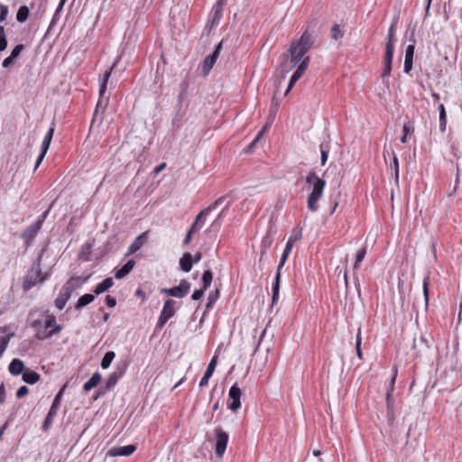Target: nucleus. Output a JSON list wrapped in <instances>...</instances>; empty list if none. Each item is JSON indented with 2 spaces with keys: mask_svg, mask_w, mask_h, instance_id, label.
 <instances>
[{
  "mask_svg": "<svg viewBox=\"0 0 462 462\" xmlns=\"http://www.w3.org/2000/svg\"><path fill=\"white\" fill-rule=\"evenodd\" d=\"M314 30L310 27L302 33L298 41L292 42L288 51L283 54L282 70L291 71L296 66V70L304 74L309 67L310 58L306 53L315 42Z\"/></svg>",
  "mask_w": 462,
  "mask_h": 462,
  "instance_id": "1",
  "label": "nucleus"
},
{
  "mask_svg": "<svg viewBox=\"0 0 462 462\" xmlns=\"http://www.w3.org/2000/svg\"><path fill=\"white\" fill-rule=\"evenodd\" d=\"M314 30L310 27L302 33L298 41L292 42L288 51L283 54L282 70L291 71L296 66V70L304 74L309 67L310 58L306 53L315 42Z\"/></svg>",
  "mask_w": 462,
  "mask_h": 462,
  "instance_id": "2",
  "label": "nucleus"
},
{
  "mask_svg": "<svg viewBox=\"0 0 462 462\" xmlns=\"http://www.w3.org/2000/svg\"><path fill=\"white\" fill-rule=\"evenodd\" d=\"M306 182L312 186V190L307 199V208L310 211L316 212L319 209L318 202L323 196L326 181L315 171H310L306 177Z\"/></svg>",
  "mask_w": 462,
  "mask_h": 462,
  "instance_id": "3",
  "label": "nucleus"
},
{
  "mask_svg": "<svg viewBox=\"0 0 462 462\" xmlns=\"http://www.w3.org/2000/svg\"><path fill=\"white\" fill-rule=\"evenodd\" d=\"M45 249H42L37 259L32 263L31 268L28 270L23 281V289L24 291H30L38 283H42L49 279L48 273H42L41 269V263L42 254Z\"/></svg>",
  "mask_w": 462,
  "mask_h": 462,
  "instance_id": "4",
  "label": "nucleus"
},
{
  "mask_svg": "<svg viewBox=\"0 0 462 462\" xmlns=\"http://www.w3.org/2000/svg\"><path fill=\"white\" fill-rule=\"evenodd\" d=\"M394 26L395 23H393L388 30L387 42L385 44V53L383 57L384 68L381 75L383 79L388 78L392 71V62L394 53Z\"/></svg>",
  "mask_w": 462,
  "mask_h": 462,
  "instance_id": "5",
  "label": "nucleus"
},
{
  "mask_svg": "<svg viewBox=\"0 0 462 462\" xmlns=\"http://www.w3.org/2000/svg\"><path fill=\"white\" fill-rule=\"evenodd\" d=\"M191 284L187 280H181L180 282V284L178 286L172 287V288H162L161 290V293L175 297V298H183L189 292Z\"/></svg>",
  "mask_w": 462,
  "mask_h": 462,
  "instance_id": "6",
  "label": "nucleus"
},
{
  "mask_svg": "<svg viewBox=\"0 0 462 462\" xmlns=\"http://www.w3.org/2000/svg\"><path fill=\"white\" fill-rule=\"evenodd\" d=\"M174 300H167L164 304L163 308L161 311V314L158 319V322L156 325L157 329H162L163 326L166 324V322L174 316L175 314V309H174Z\"/></svg>",
  "mask_w": 462,
  "mask_h": 462,
  "instance_id": "7",
  "label": "nucleus"
},
{
  "mask_svg": "<svg viewBox=\"0 0 462 462\" xmlns=\"http://www.w3.org/2000/svg\"><path fill=\"white\" fill-rule=\"evenodd\" d=\"M215 436H216V445H215V450L217 456L221 458L226 449V446L228 443V434L224 431L221 428H217L215 430Z\"/></svg>",
  "mask_w": 462,
  "mask_h": 462,
  "instance_id": "8",
  "label": "nucleus"
},
{
  "mask_svg": "<svg viewBox=\"0 0 462 462\" xmlns=\"http://www.w3.org/2000/svg\"><path fill=\"white\" fill-rule=\"evenodd\" d=\"M222 45H223V40L218 42V44L216 46L214 51L207 56L203 61V66H202V71H203V75L204 76H208L209 74V71L211 70V69L213 68L214 64L216 63L217 58L219 57V54L221 52V50H222Z\"/></svg>",
  "mask_w": 462,
  "mask_h": 462,
  "instance_id": "9",
  "label": "nucleus"
},
{
  "mask_svg": "<svg viewBox=\"0 0 462 462\" xmlns=\"http://www.w3.org/2000/svg\"><path fill=\"white\" fill-rule=\"evenodd\" d=\"M41 229L42 227L39 226V224H35L33 222L22 232L21 237L24 242L25 249H28L31 246L32 241Z\"/></svg>",
  "mask_w": 462,
  "mask_h": 462,
  "instance_id": "10",
  "label": "nucleus"
},
{
  "mask_svg": "<svg viewBox=\"0 0 462 462\" xmlns=\"http://www.w3.org/2000/svg\"><path fill=\"white\" fill-rule=\"evenodd\" d=\"M241 395L242 392L241 389L237 386L236 383H235L233 386H231L228 396L231 399V402L228 404V408L233 411H236L241 407Z\"/></svg>",
  "mask_w": 462,
  "mask_h": 462,
  "instance_id": "11",
  "label": "nucleus"
},
{
  "mask_svg": "<svg viewBox=\"0 0 462 462\" xmlns=\"http://www.w3.org/2000/svg\"><path fill=\"white\" fill-rule=\"evenodd\" d=\"M136 450V446L130 444L122 447H114L108 452L107 455L110 457H127L132 455Z\"/></svg>",
  "mask_w": 462,
  "mask_h": 462,
  "instance_id": "12",
  "label": "nucleus"
},
{
  "mask_svg": "<svg viewBox=\"0 0 462 462\" xmlns=\"http://www.w3.org/2000/svg\"><path fill=\"white\" fill-rule=\"evenodd\" d=\"M125 373V370L122 369V370H117L116 372H114L113 374H111L106 383H105V386L99 390V394H104L105 393L112 390L117 383L118 382V379L124 374Z\"/></svg>",
  "mask_w": 462,
  "mask_h": 462,
  "instance_id": "13",
  "label": "nucleus"
},
{
  "mask_svg": "<svg viewBox=\"0 0 462 462\" xmlns=\"http://www.w3.org/2000/svg\"><path fill=\"white\" fill-rule=\"evenodd\" d=\"M148 239V233L143 232L139 235L134 242L129 245L127 253L125 255H130L136 253L146 242Z\"/></svg>",
  "mask_w": 462,
  "mask_h": 462,
  "instance_id": "14",
  "label": "nucleus"
},
{
  "mask_svg": "<svg viewBox=\"0 0 462 462\" xmlns=\"http://www.w3.org/2000/svg\"><path fill=\"white\" fill-rule=\"evenodd\" d=\"M217 365V356H213L208 365L207 370L200 379L199 387H204L208 384L209 378L212 376Z\"/></svg>",
  "mask_w": 462,
  "mask_h": 462,
  "instance_id": "15",
  "label": "nucleus"
},
{
  "mask_svg": "<svg viewBox=\"0 0 462 462\" xmlns=\"http://www.w3.org/2000/svg\"><path fill=\"white\" fill-rule=\"evenodd\" d=\"M232 204V200H228L226 204V206L222 208V210L219 212L216 219L212 222L210 225L209 230L217 232L220 229L221 226V219L226 215L227 210L229 209L230 206Z\"/></svg>",
  "mask_w": 462,
  "mask_h": 462,
  "instance_id": "16",
  "label": "nucleus"
},
{
  "mask_svg": "<svg viewBox=\"0 0 462 462\" xmlns=\"http://www.w3.org/2000/svg\"><path fill=\"white\" fill-rule=\"evenodd\" d=\"M135 261L134 259L128 260L120 269L115 272V278L117 280L125 277L134 267Z\"/></svg>",
  "mask_w": 462,
  "mask_h": 462,
  "instance_id": "17",
  "label": "nucleus"
},
{
  "mask_svg": "<svg viewBox=\"0 0 462 462\" xmlns=\"http://www.w3.org/2000/svg\"><path fill=\"white\" fill-rule=\"evenodd\" d=\"M60 409L58 408H55V407H52L51 406L46 417H45V420L42 423V430L43 431H48L50 430V428L51 427L52 425V422L55 419V417L57 416L58 414V411H59Z\"/></svg>",
  "mask_w": 462,
  "mask_h": 462,
  "instance_id": "18",
  "label": "nucleus"
},
{
  "mask_svg": "<svg viewBox=\"0 0 462 462\" xmlns=\"http://www.w3.org/2000/svg\"><path fill=\"white\" fill-rule=\"evenodd\" d=\"M223 15V5L222 0H218L212 8V18L211 23L212 26L217 24L222 18Z\"/></svg>",
  "mask_w": 462,
  "mask_h": 462,
  "instance_id": "19",
  "label": "nucleus"
},
{
  "mask_svg": "<svg viewBox=\"0 0 462 462\" xmlns=\"http://www.w3.org/2000/svg\"><path fill=\"white\" fill-rule=\"evenodd\" d=\"M8 370L13 375H19L24 370V364L18 358H14L9 364Z\"/></svg>",
  "mask_w": 462,
  "mask_h": 462,
  "instance_id": "20",
  "label": "nucleus"
},
{
  "mask_svg": "<svg viewBox=\"0 0 462 462\" xmlns=\"http://www.w3.org/2000/svg\"><path fill=\"white\" fill-rule=\"evenodd\" d=\"M102 376L99 372H95L92 376L84 383L83 389L85 392H89L98 385L101 382Z\"/></svg>",
  "mask_w": 462,
  "mask_h": 462,
  "instance_id": "21",
  "label": "nucleus"
},
{
  "mask_svg": "<svg viewBox=\"0 0 462 462\" xmlns=\"http://www.w3.org/2000/svg\"><path fill=\"white\" fill-rule=\"evenodd\" d=\"M209 214L208 209L204 208L201 210L198 216L196 217V219L194 223L191 225L190 228L191 232H197L199 229L202 227L204 225V218Z\"/></svg>",
  "mask_w": 462,
  "mask_h": 462,
  "instance_id": "22",
  "label": "nucleus"
},
{
  "mask_svg": "<svg viewBox=\"0 0 462 462\" xmlns=\"http://www.w3.org/2000/svg\"><path fill=\"white\" fill-rule=\"evenodd\" d=\"M54 131H55V128H54V124H52V125L50 127V129L47 131L43 140H42V145H41V152L43 153V154H46L47 153V151L50 147V144L51 143V140H52V137H53V134H54Z\"/></svg>",
  "mask_w": 462,
  "mask_h": 462,
  "instance_id": "23",
  "label": "nucleus"
},
{
  "mask_svg": "<svg viewBox=\"0 0 462 462\" xmlns=\"http://www.w3.org/2000/svg\"><path fill=\"white\" fill-rule=\"evenodd\" d=\"M113 285H114L113 279L111 277L106 278L103 282H101L95 287L94 293H95V295H99V294L106 291Z\"/></svg>",
  "mask_w": 462,
  "mask_h": 462,
  "instance_id": "24",
  "label": "nucleus"
},
{
  "mask_svg": "<svg viewBox=\"0 0 462 462\" xmlns=\"http://www.w3.org/2000/svg\"><path fill=\"white\" fill-rule=\"evenodd\" d=\"M62 328L63 327L61 325L55 324L53 328L48 330L44 335H42L41 330H38L36 333V337L40 340L51 338L54 335L60 333L62 330Z\"/></svg>",
  "mask_w": 462,
  "mask_h": 462,
  "instance_id": "25",
  "label": "nucleus"
},
{
  "mask_svg": "<svg viewBox=\"0 0 462 462\" xmlns=\"http://www.w3.org/2000/svg\"><path fill=\"white\" fill-rule=\"evenodd\" d=\"M192 255L189 253H185L180 259V266L182 271L189 273L192 268Z\"/></svg>",
  "mask_w": 462,
  "mask_h": 462,
  "instance_id": "26",
  "label": "nucleus"
},
{
  "mask_svg": "<svg viewBox=\"0 0 462 462\" xmlns=\"http://www.w3.org/2000/svg\"><path fill=\"white\" fill-rule=\"evenodd\" d=\"M280 283H281V274L276 273L274 282L273 283V295H272V307L279 300V291H280Z\"/></svg>",
  "mask_w": 462,
  "mask_h": 462,
  "instance_id": "27",
  "label": "nucleus"
},
{
  "mask_svg": "<svg viewBox=\"0 0 462 462\" xmlns=\"http://www.w3.org/2000/svg\"><path fill=\"white\" fill-rule=\"evenodd\" d=\"M95 300V295L90 293H86L80 296L75 305V310H79L87 305L90 304Z\"/></svg>",
  "mask_w": 462,
  "mask_h": 462,
  "instance_id": "28",
  "label": "nucleus"
},
{
  "mask_svg": "<svg viewBox=\"0 0 462 462\" xmlns=\"http://www.w3.org/2000/svg\"><path fill=\"white\" fill-rule=\"evenodd\" d=\"M40 374L32 370H25L23 373V380L29 384H34L40 380Z\"/></svg>",
  "mask_w": 462,
  "mask_h": 462,
  "instance_id": "29",
  "label": "nucleus"
},
{
  "mask_svg": "<svg viewBox=\"0 0 462 462\" xmlns=\"http://www.w3.org/2000/svg\"><path fill=\"white\" fill-rule=\"evenodd\" d=\"M30 14V10L26 5H21L16 14V20L19 23H23L27 20Z\"/></svg>",
  "mask_w": 462,
  "mask_h": 462,
  "instance_id": "30",
  "label": "nucleus"
},
{
  "mask_svg": "<svg viewBox=\"0 0 462 462\" xmlns=\"http://www.w3.org/2000/svg\"><path fill=\"white\" fill-rule=\"evenodd\" d=\"M115 356H116V354L114 351L106 352L101 360V364H100L101 367L103 369H107L110 366L111 363L113 362Z\"/></svg>",
  "mask_w": 462,
  "mask_h": 462,
  "instance_id": "31",
  "label": "nucleus"
},
{
  "mask_svg": "<svg viewBox=\"0 0 462 462\" xmlns=\"http://www.w3.org/2000/svg\"><path fill=\"white\" fill-rule=\"evenodd\" d=\"M414 32H411V40L412 43L409 44L405 51V59L413 60L414 51H415V40H414Z\"/></svg>",
  "mask_w": 462,
  "mask_h": 462,
  "instance_id": "32",
  "label": "nucleus"
},
{
  "mask_svg": "<svg viewBox=\"0 0 462 462\" xmlns=\"http://www.w3.org/2000/svg\"><path fill=\"white\" fill-rule=\"evenodd\" d=\"M213 273L210 270L204 271L202 274V283L204 290H208L212 282Z\"/></svg>",
  "mask_w": 462,
  "mask_h": 462,
  "instance_id": "33",
  "label": "nucleus"
},
{
  "mask_svg": "<svg viewBox=\"0 0 462 462\" xmlns=\"http://www.w3.org/2000/svg\"><path fill=\"white\" fill-rule=\"evenodd\" d=\"M14 336V333H11L5 337H0V358L2 357L4 352L8 346L10 338Z\"/></svg>",
  "mask_w": 462,
  "mask_h": 462,
  "instance_id": "34",
  "label": "nucleus"
},
{
  "mask_svg": "<svg viewBox=\"0 0 462 462\" xmlns=\"http://www.w3.org/2000/svg\"><path fill=\"white\" fill-rule=\"evenodd\" d=\"M69 300V298H68L67 295H62L61 293H60L59 296L54 300V305L57 309L61 310H63Z\"/></svg>",
  "mask_w": 462,
  "mask_h": 462,
  "instance_id": "35",
  "label": "nucleus"
},
{
  "mask_svg": "<svg viewBox=\"0 0 462 462\" xmlns=\"http://www.w3.org/2000/svg\"><path fill=\"white\" fill-rule=\"evenodd\" d=\"M73 282L74 280H68L60 293L62 295H67L68 298H70L71 293L75 291V287L72 286Z\"/></svg>",
  "mask_w": 462,
  "mask_h": 462,
  "instance_id": "36",
  "label": "nucleus"
},
{
  "mask_svg": "<svg viewBox=\"0 0 462 462\" xmlns=\"http://www.w3.org/2000/svg\"><path fill=\"white\" fill-rule=\"evenodd\" d=\"M319 150H320V155H321V157H320L321 165L324 166L328 161V152H329L328 145L325 144V143H320Z\"/></svg>",
  "mask_w": 462,
  "mask_h": 462,
  "instance_id": "37",
  "label": "nucleus"
},
{
  "mask_svg": "<svg viewBox=\"0 0 462 462\" xmlns=\"http://www.w3.org/2000/svg\"><path fill=\"white\" fill-rule=\"evenodd\" d=\"M111 70H112V69H110L109 70H106V73L104 74V77H103V79H102V82H101L100 88H99V94L101 97L104 95V93L106 90V84L110 78Z\"/></svg>",
  "mask_w": 462,
  "mask_h": 462,
  "instance_id": "38",
  "label": "nucleus"
},
{
  "mask_svg": "<svg viewBox=\"0 0 462 462\" xmlns=\"http://www.w3.org/2000/svg\"><path fill=\"white\" fill-rule=\"evenodd\" d=\"M66 384H64L62 386V388L59 391V393L55 395L54 399H53V402L51 403V406L52 407H55V408H58L60 409V404H61V399H62V395L64 393V391H65V388H66Z\"/></svg>",
  "mask_w": 462,
  "mask_h": 462,
  "instance_id": "39",
  "label": "nucleus"
},
{
  "mask_svg": "<svg viewBox=\"0 0 462 462\" xmlns=\"http://www.w3.org/2000/svg\"><path fill=\"white\" fill-rule=\"evenodd\" d=\"M218 297H219L218 289H216L214 291H211L208 295V303H207L206 308L207 309L211 308V306L216 302V300L218 299Z\"/></svg>",
  "mask_w": 462,
  "mask_h": 462,
  "instance_id": "40",
  "label": "nucleus"
},
{
  "mask_svg": "<svg viewBox=\"0 0 462 462\" xmlns=\"http://www.w3.org/2000/svg\"><path fill=\"white\" fill-rule=\"evenodd\" d=\"M343 32L340 29V26L338 24H334L331 29V38L337 41L338 39H341L343 37Z\"/></svg>",
  "mask_w": 462,
  "mask_h": 462,
  "instance_id": "41",
  "label": "nucleus"
},
{
  "mask_svg": "<svg viewBox=\"0 0 462 462\" xmlns=\"http://www.w3.org/2000/svg\"><path fill=\"white\" fill-rule=\"evenodd\" d=\"M361 341H362L361 329L359 328L357 335H356V356L360 360L363 359V355H362V350H361Z\"/></svg>",
  "mask_w": 462,
  "mask_h": 462,
  "instance_id": "42",
  "label": "nucleus"
},
{
  "mask_svg": "<svg viewBox=\"0 0 462 462\" xmlns=\"http://www.w3.org/2000/svg\"><path fill=\"white\" fill-rule=\"evenodd\" d=\"M226 195L219 197L214 203L206 208V209H208V212L210 213L211 211L217 208L220 205H222L224 201L226 199Z\"/></svg>",
  "mask_w": 462,
  "mask_h": 462,
  "instance_id": "43",
  "label": "nucleus"
},
{
  "mask_svg": "<svg viewBox=\"0 0 462 462\" xmlns=\"http://www.w3.org/2000/svg\"><path fill=\"white\" fill-rule=\"evenodd\" d=\"M56 324V317L52 314L47 315V318L44 322V328L50 330L49 328H52Z\"/></svg>",
  "mask_w": 462,
  "mask_h": 462,
  "instance_id": "44",
  "label": "nucleus"
},
{
  "mask_svg": "<svg viewBox=\"0 0 462 462\" xmlns=\"http://www.w3.org/2000/svg\"><path fill=\"white\" fill-rule=\"evenodd\" d=\"M423 296H424V300H425V305H426V308L428 307V304H429V277H425L423 279Z\"/></svg>",
  "mask_w": 462,
  "mask_h": 462,
  "instance_id": "45",
  "label": "nucleus"
},
{
  "mask_svg": "<svg viewBox=\"0 0 462 462\" xmlns=\"http://www.w3.org/2000/svg\"><path fill=\"white\" fill-rule=\"evenodd\" d=\"M24 45L23 44H17L12 51L10 56L13 57L14 60H16L20 54L22 53V51L24 50Z\"/></svg>",
  "mask_w": 462,
  "mask_h": 462,
  "instance_id": "46",
  "label": "nucleus"
},
{
  "mask_svg": "<svg viewBox=\"0 0 462 462\" xmlns=\"http://www.w3.org/2000/svg\"><path fill=\"white\" fill-rule=\"evenodd\" d=\"M8 13V6L0 3V23L6 20Z\"/></svg>",
  "mask_w": 462,
  "mask_h": 462,
  "instance_id": "47",
  "label": "nucleus"
},
{
  "mask_svg": "<svg viewBox=\"0 0 462 462\" xmlns=\"http://www.w3.org/2000/svg\"><path fill=\"white\" fill-rule=\"evenodd\" d=\"M7 44L8 42L4 29L3 32L0 33V51H4L7 48Z\"/></svg>",
  "mask_w": 462,
  "mask_h": 462,
  "instance_id": "48",
  "label": "nucleus"
},
{
  "mask_svg": "<svg viewBox=\"0 0 462 462\" xmlns=\"http://www.w3.org/2000/svg\"><path fill=\"white\" fill-rule=\"evenodd\" d=\"M66 1H67V0H60V3H59V5H58V6H57V8H56L55 14H54V15H53V17H52V19H51V26L52 24H54V18H56V17H58V16H59V14H60V12L62 10L63 5H65Z\"/></svg>",
  "mask_w": 462,
  "mask_h": 462,
  "instance_id": "49",
  "label": "nucleus"
},
{
  "mask_svg": "<svg viewBox=\"0 0 462 462\" xmlns=\"http://www.w3.org/2000/svg\"><path fill=\"white\" fill-rule=\"evenodd\" d=\"M28 393H29V388H28L27 386H25V385H23V386H21V387L17 390V392H16V397H17L18 399H21V398L24 397L26 394H28Z\"/></svg>",
  "mask_w": 462,
  "mask_h": 462,
  "instance_id": "50",
  "label": "nucleus"
},
{
  "mask_svg": "<svg viewBox=\"0 0 462 462\" xmlns=\"http://www.w3.org/2000/svg\"><path fill=\"white\" fill-rule=\"evenodd\" d=\"M205 291L204 288L200 289V290H195L192 293V296H191V299L193 300H200L203 296H204V293H205Z\"/></svg>",
  "mask_w": 462,
  "mask_h": 462,
  "instance_id": "51",
  "label": "nucleus"
},
{
  "mask_svg": "<svg viewBox=\"0 0 462 462\" xmlns=\"http://www.w3.org/2000/svg\"><path fill=\"white\" fill-rule=\"evenodd\" d=\"M366 254V246H363L362 248H360L356 254V260H357V262H362L365 258Z\"/></svg>",
  "mask_w": 462,
  "mask_h": 462,
  "instance_id": "52",
  "label": "nucleus"
},
{
  "mask_svg": "<svg viewBox=\"0 0 462 462\" xmlns=\"http://www.w3.org/2000/svg\"><path fill=\"white\" fill-rule=\"evenodd\" d=\"M14 62H15V60H14L13 57H11V56L9 55L8 57H6V58L3 60V62H2V66H3L4 68L7 69V68L12 67V66L14 64Z\"/></svg>",
  "mask_w": 462,
  "mask_h": 462,
  "instance_id": "53",
  "label": "nucleus"
},
{
  "mask_svg": "<svg viewBox=\"0 0 462 462\" xmlns=\"http://www.w3.org/2000/svg\"><path fill=\"white\" fill-rule=\"evenodd\" d=\"M288 256H289V254L282 253L276 273H279L281 274V269L284 266V264L288 259Z\"/></svg>",
  "mask_w": 462,
  "mask_h": 462,
  "instance_id": "54",
  "label": "nucleus"
},
{
  "mask_svg": "<svg viewBox=\"0 0 462 462\" xmlns=\"http://www.w3.org/2000/svg\"><path fill=\"white\" fill-rule=\"evenodd\" d=\"M413 60L404 59L403 71L405 73H410L412 69Z\"/></svg>",
  "mask_w": 462,
  "mask_h": 462,
  "instance_id": "55",
  "label": "nucleus"
},
{
  "mask_svg": "<svg viewBox=\"0 0 462 462\" xmlns=\"http://www.w3.org/2000/svg\"><path fill=\"white\" fill-rule=\"evenodd\" d=\"M393 169H394L395 180L398 181V180H399V161L395 154H393Z\"/></svg>",
  "mask_w": 462,
  "mask_h": 462,
  "instance_id": "56",
  "label": "nucleus"
},
{
  "mask_svg": "<svg viewBox=\"0 0 462 462\" xmlns=\"http://www.w3.org/2000/svg\"><path fill=\"white\" fill-rule=\"evenodd\" d=\"M295 243V239H292V237H290L289 240L287 241V244L285 245V248L283 250V253L287 254H290L292 247H293V245Z\"/></svg>",
  "mask_w": 462,
  "mask_h": 462,
  "instance_id": "57",
  "label": "nucleus"
},
{
  "mask_svg": "<svg viewBox=\"0 0 462 462\" xmlns=\"http://www.w3.org/2000/svg\"><path fill=\"white\" fill-rule=\"evenodd\" d=\"M180 88H181V92H180V95H179V97H178V102H179V104H181V102H182L183 95H184V93L186 92V90H187V88H188V82L183 81V82L180 84Z\"/></svg>",
  "mask_w": 462,
  "mask_h": 462,
  "instance_id": "58",
  "label": "nucleus"
},
{
  "mask_svg": "<svg viewBox=\"0 0 462 462\" xmlns=\"http://www.w3.org/2000/svg\"><path fill=\"white\" fill-rule=\"evenodd\" d=\"M69 280H74L72 286L75 287V290L80 288L85 282V280H82L80 277H71Z\"/></svg>",
  "mask_w": 462,
  "mask_h": 462,
  "instance_id": "59",
  "label": "nucleus"
},
{
  "mask_svg": "<svg viewBox=\"0 0 462 462\" xmlns=\"http://www.w3.org/2000/svg\"><path fill=\"white\" fill-rule=\"evenodd\" d=\"M50 212V208L45 210L39 217L38 219L34 222L35 224H39V226L41 227H42V225H43V222L45 221L48 214Z\"/></svg>",
  "mask_w": 462,
  "mask_h": 462,
  "instance_id": "60",
  "label": "nucleus"
},
{
  "mask_svg": "<svg viewBox=\"0 0 462 462\" xmlns=\"http://www.w3.org/2000/svg\"><path fill=\"white\" fill-rule=\"evenodd\" d=\"M106 303L109 308H114L116 305V298H114L110 295H106Z\"/></svg>",
  "mask_w": 462,
  "mask_h": 462,
  "instance_id": "61",
  "label": "nucleus"
},
{
  "mask_svg": "<svg viewBox=\"0 0 462 462\" xmlns=\"http://www.w3.org/2000/svg\"><path fill=\"white\" fill-rule=\"evenodd\" d=\"M5 397H6L5 387L2 383L0 385V404L4 403L5 402Z\"/></svg>",
  "mask_w": 462,
  "mask_h": 462,
  "instance_id": "62",
  "label": "nucleus"
},
{
  "mask_svg": "<svg viewBox=\"0 0 462 462\" xmlns=\"http://www.w3.org/2000/svg\"><path fill=\"white\" fill-rule=\"evenodd\" d=\"M439 120L447 119V114L444 105L440 104L439 106Z\"/></svg>",
  "mask_w": 462,
  "mask_h": 462,
  "instance_id": "63",
  "label": "nucleus"
},
{
  "mask_svg": "<svg viewBox=\"0 0 462 462\" xmlns=\"http://www.w3.org/2000/svg\"><path fill=\"white\" fill-rule=\"evenodd\" d=\"M194 233H195V232H191V229H189V230L188 231V233L186 234V236H185V238H184V241H183V245H189V244L191 242V240H192V236H193V234H194Z\"/></svg>",
  "mask_w": 462,
  "mask_h": 462,
  "instance_id": "64",
  "label": "nucleus"
}]
</instances>
